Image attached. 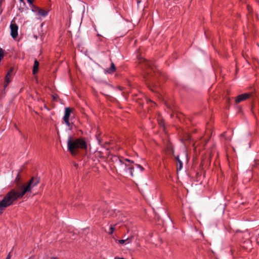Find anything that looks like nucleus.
Segmentation results:
<instances>
[{"label": "nucleus", "mask_w": 259, "mask_h": 259, "mask_svg": "<svg viewBox=\"0 0 259 259\" xmlns=\"http://www.w3.org/2000/svg\"><path fill=\"white\" fill-rule=\"evenodd\" d=\"M39 182V179L32 177L26 186H23L21 192L11 190L0 201V214H2L5 209L10 206L13 203L19 198H21L27 192H30L33 187L35 186Z\"/></svg>", "instance_id": "f257e3e1"}, {"label": "nucleus", "mask_w": 259, "mask_h": 259, "mask_svg": "<svg viewBox=\"0 0 259 259\" xmlns=\"http://www.w3.org/2000/svg\"><path fill=\"white\" fill-rule=\"evenodd\" d=\"M113 166L117 173L122 174L129 172L131 177H134L133 171L134 165L139 168L141 171H143L144 168L140 164H134V161L123 157H119L116 155H113L111 157Z\"/></svg>", "instance_id": "f03ea898"}, {"label": "nucleus", "mask_w": 259, "mask_h": 259, "mask_svg": "<svg viewBox=\"0 0 259 259\" xmlns=\"http://www.w3.org/2000/svg\"><path fill=\"white\" fill-rule=\"evenodd\" d=\"M67 144L68 150L73 155L77 153L78 149H87V143L82 138L75 139L71 136H69Z\"/></svg>", "instance_id": "7ed1b4c3"}, {"label": "nucleus", "mask_w": 259, "mask_h": 259, "mask_svg": "<svg viewBox=\"0 0 259 259\" xmlns=\"http://www.w3.org/2000/svg\"><path fill=\"white\" fill-rule=\"evenodd\" d=\"M139 62L142 65V68H149L150 70H153L156 67L153 61H148L144 58H140L139 59Z\"/></svg>", "instance_id": "20e7f679"}, {"label": "nucleus", "mask_w": 259, "mask_h": 259, "mask_svg": "<svg viewBox=\"0 0 259 259\" xmlns=\"http://www.w3.org/2000/svg\"><path fill=\"white\" fill-rule=\"evenodd\" d=\"M71 112V110L69 107H66L65 109L64 115L63 117V120L65 124L68 126H70V123L69 122V119Z\"/></svg>", "instance_id": "39448f33"}, {"label": "nucleus", "mask_w": 259, "mask_h": 259, "mask_svg": "<svg viewBox=\"0 0 259 259\" xmlns=\"http://www.w3.org/2000/svg\"><path fill=\"white\" fill-rule=\"evenodd\" d=\"M143 69H147V71H146V72H145L146 74H145V76H145V77L146 78L147 81L149 80V78H150L151 76H153V74H155V75L156 76H157V74L159 73V71L158 70H156V67H155V68L154 69V71H153V70L149 69V68H144Z\"/></svg>", "instance_id": "423d86ee"}, {"label": "nucleus", "mask_w": 259, "mask_h": 259, "mask_svg": "<svg viewBox=\"0 0 259 259\" xmlns=\"http://www.w3.org/2000/svg\"><path fill=\"white\" fill-rule=\"evenodd\" d=\"M11 29V35L14 38H16L18 36V27L16 24L11 23L10 25Z\"/></svg>", "instance_id": "0eeeda50"}, {"label": "nucleus", "mask_w": 259, "mask_h": 259, "mask_svg": "<svg viewBox=\"0 0 259 259\" xmlns=\"http://www.w3.org/2000/svg\"><path fill=\"white\" fill-rule=\"evenodd\" d=\"M251 95L250 93H244L238 96L235 100L236 103H239L249 98Z\"/></svg>", "instance_id": "6e6552de"}, {"label": "nucleus", "mask_w": 259, "mask_h": 259, "mask_svg": "<svg viewBox=\"0 0 259 259\" xmlns=\"http://www.w3.org/2000/svg\"><path fill=\"white\" fill-rule=\"evenodd\" d=\"M39 65V62L36 59H35L34 61V65L33 66L32 70V73L33 74H35L36 73H37L38 70Z\"/></svg>", "instance_id": "1a4fd4ad"}, {"label": "nucleus", "mask_w": 259, "mask_h": 259, "mask_svg": "<svg viewBox=\"0 0 259 259\" xmlns=\"http://www.w3.org/2000/svg\"><path fill=\"white\" fill-rule=\"evenodd\" d=\"M48 14V11L39 8L38 11L36 15L38 16H41V17H45L46 16H47Z\"/></svg>", "instance_id": "9d476101"}, {"label": "nucleus", "mask_w": 259, "mask_h": 259, "mask_svg": "<svg viewBox=\"0 0 259 259\" xmlns=\"http://www.w3.org/2000/svg\"><path fill=\"white\" fill-rule=\"evenodd\" d=\"M115 70H116L115 66L113 62H112L111 64L110 67L109 68H107L106 70V71L108 73L111 74V73H113L115 71Z\"/></svg>", "instance_id": "9b49d317"}, {"label": "nucleus", "mask_w": 259, "mask_h": 259, "mask_svg": "<svg viewBox=\"0 0 259 259\" xmlns=\"http://www.w3.org/2000/svg\"><path fill=\"white\" fill-rule=\"evenodd\" d=\"M12 76L6 74L5 80V87L6 88L12 80Z\"/></svg>", "instance_id": "f8f14e48"}, {"label": "nucleus", "mask_w": 259, "mask_h": 259, "mask_svg": "<svg viewBox=\"0 0 259 259\" xmlns=\"http://www.w3.org/2000/svg\"><path fill=\"white\" fill-rule=\"evenodd\" d=\"M176 160L178 161L177 163V170H180L183 167V162L180 160L179 157L178 156L176 157Z\"/></svg>", "instance_id": "ddd939ff"}, {"label": "nucleus", "mask_w": 259, "mask_h": 259, "mask_svg": "<svg viewBox=\"0 0 259 259\" xmlns=\"http://www.w3.org/2000/svg\"><path fill=\"white\" fill-rule=\"evenodd\" d=\"M29 6L32 12L36 13V14L37 13L39 10V8L34 5L33 2H32V4H29Z\"/></svg>", "instance_id": "4468645a"}, {"label": "nucleus", "mask_w": 259, "mask_h": 259, "mask_svg": "<svg viewBox=\"0 0 259 259\" xmlns=\"http://www.w3.org/2000/svg\"><path fill=\"white\" fill-rule=\"evenodd\" d=\"M117 241L118 242V243L121 244H123L125 243L126 244H127V243H130L131 242V239L129 238H128L126 239L118 240Z\"/></svg>", "instance_id": "2eb2a0df"}, {"label": "nucleus", "mask_w": 259, "mask_h": 259, "mask_svg": "<svg viewBox=\"0 0 259 259\" xmlns=\"http://www.w3.org/2000/svg\"><path fill=\"white\" fill-rule=\"evenodd\" d=\"M150 89L153 92H158V89L157 88V87L156 86H154L153 87H150Z\"/></svg>", "instance_id": "dca6fc26"}, {"label": "nucleus", "mask_w": 259, "mask_h": 259, "mask_svg": "<svg viewBox=\"0 0 259 259\" xmlns=\"http://www.w3.org/2000/svg\"><path fill=\"white\" fill-rule=\"evenodd\" d=\"M114 230H115L114 226H111L110 227V229H109V233L110 234H112L113 233Z\"/></svg>", "instance_id": "f3484780"}, {"label": "nucleus", "mask_w": 259, "mask_h": 259, "mask_svg": "<svg viewBox=\"0 0 259 259\" xmlns=\"http://www.w3.org/2000/svg\"><path fill=\"white\" fill-rule=\"evenodd\" d=\"M14 71L13 68H11L8 71L7 74H9V75L12 76V74Z\"/></svg>", "instance_id": "a211bd4d"}, {"label": "nucleus", "mask_w": 259, "mask_h": 259, "mask_svg": "<svg viewBox=\"0 0 259 259\" xmlns=\"http://www.w3.org/2000/svg\"><path fill=\"white\" fill-rule=\"evenodd\" d=\"M19 179H20V178H19V174L18 173L15 181H19Z\"/></svg>", "instance_id": "6ab92c4d"}, {"label": "nucleus", "mask_w": 259, "mask_h": 259, "mask_svg": "<svg viewBox=\"0 0 259 259\" xmlns=\"http://www.w3.org/2000/svg\"><path fill=\"white\" fill-rule=\"evenodd\" d=\"M11 258V255H10V253H9L8 254V255H7V256L6 257V259H10Z\"/></svg>", "instance_id": "aec40b11"}, {"label": "nucleus", "mask_w": 259, "mask_h": 259, "mask_svg": "<svg viewBox=\"0 0 259 259\" xmlns=\"http://www.w3.org/2000/svg\"><path fill=\"white\" fill-rule=\"evenodd\" d=\"M28 4H32V2H33V0H27Z\"/></svg>", "instance_id": "412c9836"}, {"label": "nucleus", "mask_w": 259, "mask_h": 259, "mask_svg": "<svg viewBox=\"0 0 259 259\" xmlns=\"http://www.w3.org/2000/svg\"><path fill=\"white\" fill-rule=\"evenodd\" d=\"M247 8L248 11L249 12H250L251 10V8L249 6H248V5L247 6Z\"/></svg>", "instance_id": "4be33fe9"}, {"label": "nucleus", "mask_w": 259, "mask_h": 259, "mask_svg": "<svg viewBox=\"0 0 259 259\" xmlns=\"http://www.w3.org/2000/svg\"><path fill=\"white\" fill-rule=\"evenodd\" d=\"M97 139H98V143H99V144H101V141L100 139H98V138H97Z\"/></svg>", "instance_id": "5701e85b"}, {"label": "nucleus", "mask_w": 259, "mask_h": 259, "mask_svg": "<svg viewBox=\"0 0 259 259\" xmlns=\"http://www.w3.org/2000/svg\"><path fill=\"white\" fill-rule=\"evenodd\" d=\"M51 259H58V258H56V257H52Z\"/></svg>", "instance_id": "b1692460"}, {"label": "nucleus", "mask_w": 259, "mask_h": 259, "mask_svg": "<svg viewBox=\"0 0 259 259\" xmlns=\"http://www.w3.org/2000/svg\"><path fill=\"white\" fill-rule=\"evenodd\" d=\"M160 125H163L162 121H161V122L160 123Z\"/></svg>", "instance_id": "393cba45"}, {"label": "nucleus", "mask_w": 259, "mask_h": 259, "mask_svg": "<svg viewBox=\"0 0 259 259\" xmlns=\"http://www.w3.org/2000/svg\"><path fill=\"white\" fill-rule=\"evenodd\" d=\"M53 98H54V100H55V99H56V97L55 96H53Z\"/></svg>", "instance_id": "a878e982"}, {"label": "nucleus", "mask_w": 259, "mask_h": 259, "mask_svg": "<svg viewBox=\"0 0 259 259\" xmlns=\"http://www.w3.org/2000/svg\"><path fill=\"white\" fill-rule=\"evenodd\" d=\"M255 1H256V2L257 3H259V0H255Z\"/></svg>", "instance_id": "bb28decb"}, {"label": "nucleus", "mask_w": 259, "mask_h": 259, "mask_svg": "<svg viewBox=\"0 0 259 259\" xmlns=\"http://www.w3.org/2000/svg\"><path fill=\"white\" fill-rule=\"evenodd\" d=\"M257 243L259 244V240L258 239H257Z\"/></svg>", "instance_id": "cd10ccee"}, {"label": "nucleus", "mask_w": 259, "mask_h": 259, "mask_svg": "<svg viewBox=\"0 0 259 259\" xmlns=\"http://www.w3.org/2000/svg\"><path fill=\"white\" fill-rule=\"evenodd\" d=\"M20 2H23L24 0H19Z\"/></svg>", "instance_id": "c85d7f7f"}]
</instances>
